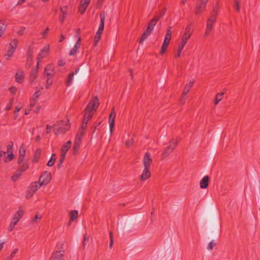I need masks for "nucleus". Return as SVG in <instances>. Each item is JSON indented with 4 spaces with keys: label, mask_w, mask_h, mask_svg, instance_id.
Returning a JSON list of instances; mask_svg holds the SVG:
<instances>
[{
    "label": "nucleus",
    "mask_w": 260,
    "mask_h": 260,
    "mask_svg": "<svg viewBox=\"0 0 260 260\" xmlns=\"http://www.w3.org/2000/svg\"><path fill=\"white\" fill-rule=\"evenodd\" d=\"M152 162V159L151 158L150 154L149 152H146L143 160V165L144 168L139 178L141 181H145L150 177L151 172L149 171V168Z\"/></svg>",
    "instance_id": "nucleus-1"
},
{
    "label": "nucleus",
    "mask_w": 260,
    "mask_h": 260,
    "mask_svg": "<svg viewBox=\"0 0 260 260\" xmlns=\"http://www.w3.org/2000/svg\"><path fill=\"white\" fill-rule=\"evenodd\" d=\"M70 126L64 121H60L54 126L53 131L55 135L64 134L69 129Z\"/></svg>",
    "instance_id": "nucleus-2"
},
{
    "label": "nucleus",
    "mask_w": 260,
    "mask_h": 260,
    "mask_svg": "<svg viewBox=\"0 0 260 260\" xmlns=\"http://www.w3.org/2000/svg\"><path fill=\"white\" fill-rule=\"evenodd\" d=\"M178 142L177 139H172L169 142V145L163 151L161 156L163 158L168 156L177 147Z\"/></svg>",
    "instance_id": "nucleus-3"
},
{
    "label": "nucleus",
    "mask_w": 260,
    "mask_h": 260,
    "mask_svg": "<svg viewBox=\"0 0 260 260\" xmlns=\"http://www.w3.org/2000/svg\"><path fill=\"white\" fill-rule=\"evenodd\" d=\"M100 103L98 96H93L89 101L88 105L84 110L86 111H88L93 113L96 111L99 106Z\"/></svg>",
    "instance_id": "nucleus-4"
},
{
    "label": "nucleus",
    "mask_w": 260,
    "mask_h": 260,
    "mask_svg": "<svg viewBox=\"0 0 260 260\" xmlns=\"http://www.w3.org/2000/svg\"><path fill=\"white\" fill-rule=\"evenodd\" d=\"M171 36H172L171 27H169L167 31V34L165 36V39H164L163 43H162V45L161 47V49H160V54L162 55L165 52L167 48V47H168L169 44L170 43V41L171 39Z\"/></svg>",
    "instance_id": "nucleus-5"
},
{
    "label": "nucleus",
    "mask_w": 260,
    "mask_h": 260,
    "mask_svg": "<svg viewBox=\"0 0 260 260\" xmlns=\"http://www.w3.org/2000/svg\"><path fill=\"white\" fill-rule=\"evenodd\" d=\"M208 1L209 0L198 1L194 10L195 14L196 15H200L205 11Z\"/></svg>",
    "instance_id": "nucleus-6"
},
{
    "label": "nucleus",
    "mask_w": 260,
    "mask_h": 260,
    "mask_svg": "<svg viewBox=\"0 0 260 260\" xmlns=\"http://www.w3.org/2000/svg\"><path fill=\"white\" fill-rule=\"evenodd\" d=\"M51 179L52 176L51 173L48 171H45L40 175L38 181L42 185H44L49 183Z\"/></svg>",
    "instance_id": "nucleus-7"
},
{
    "label": "nucleus",
    "mask_w": 260,
    "mask_h": 260,
    "mask_svg": "<svg viewBox=\"0 0 260 260\" xmlns=\"http://www.w3.org/2000/svg\"><path fill=\"white\" fill-rule=\"evenodd\" d=\"M65 251L63 250H60L52 253L51 260H64Z\"/></svg>",
    "instance_id": "nucleus-8"
},
{
    "label": "nucleus",
    "mask_w": 260,
    "mask_h": 260,
    "mask_svg": "<svg viewBox=\"0 0 260 260\" xmlns=\"http://www.w3.org/2000/svg\"><path fill=\"white\" fill-rule=\"evenodd\" d=\"M115 117H116V112L115 111L114 108H113L112 109V111L109 115V125H110V132L111 135H112V134L113 128L114 126Z\"/></svg>",
    "instance_id": "nucleus-9"
},
{
    "label": "nucleus",
    "mask_w": 260,
    "mask_h": 260,
    "mask_svg": "<svg viewBox=\"0 0 260 260\" xmlns=\"http://www.w3.org/2000/svg\"><path fill=\"white\" fill-rule=\"evenodd\" d=\"M49 51V45L44 46L38 56V57H37V59L38 60V61L39 62V60L47 56L48 55Z\"/></svg>",
    "instance_id": "nucleus-10"
},
{
    "label": "nucleus",
    "mask_w": 260,
    "mask_h": 260,
    "mask_svg": "<svg viewBox=\"0 0 260 260\" xmlns=\"http://www.w3.org/2000/svg\"><path fill=\"white\" fill-rule=\"evenodd\" d=\"M38 66H39V61H38V62H37V68L32 69L31 70V73H30V74L29 76V82L30 83L34 82L38 76Z\"/></svg>",
    "instance_id": "nucleus-11"
},
{
    "label": "nucleus",
    "mask_w": 260,
    "mask_h": 260,
    "mask_svg": "<svg viewBox=\"0 0 260 260\" xmlns=\"http://www.w3.org/2000/svg\"><path fill=\"white\" fill-rule=\"evenodd\" d=\"M26 150L23 145H22L19 149V156L18 158L17 163L21 164L24 159L25 155Z\"/></svg>",
    "instance_id": "nucleus-12"
},
{
    "label": "nucleus",
    "mask_w": 260,
    "mask_h": 260,
    "mask_svg": "<svg viewBox=\"0 0 260 260\" xmlns=\"http://www.w3.org/2000/svg\"><path fill=\"white\" fill-rule=\"evenodd\" d=\"M24 78V73L22 70H18L15 74V81L19 83L23 82Z\"/></svg>",
    "instance_id": "nucleus-13"
},
{
    "label": "nucleus",
    "mask_w": 260,
    "mask_h": 260,
    "mask_svg": "<svg viewBox=\"0 0 260 260\" xmlns=\"http://www.w3.org/2000/svg\"><path fill=\"white\" fill-rule=\"evenodd\" d=\"M81 46V38L79 37L74 46V47L70 50L69 55L70 56L74 55L76 53Z\"/></svg>",
    "instance_id": "nucleus-14"
},
{
    "label": "nucleus",
    "mask_w": 260,
    "mask_h": 260,
    "mask_svg": "<svg viewBox=\"0 0 260 260\" xmlns=\"http://www.w3.org/2000/svg\"><path fill=\"white\" fill-rule=\"evenodd\" d=\"M159 20V17L158 16H155L154 18L150 21L149 24H148L147 28H146L147 30H149L152 32L155 25H156L157 22Z\"/></svg>",
    "instance_id": "nucleus-15"
},
{
    "label": "nucleus",
    "mask_w": 260,
    "mask_h": 260,
    "mask_svg": "<svg viewBox=\"0 0 260 260\" xmlns=\"http://www.w3.org/2000/svg\"><path fill=\"white\" fill-rule=\"evenodd\" d=\"M100 17L101 19V22L100 24V26L99 27L98 30L100 31H103L104 28V22L106 18V13L105 11L102 12L100 14Z\"/></svg>",
    "instance_id": "nucleus-16"
},
{
    "label": "nucleus",
    "mask_w": 260,
    "mask_h": 260,
    "mask_svg": "<svg viewBox=\"0 0 260 260\" xmlns=\"http://www.w3.org/2000/svg\"><path fill=\"white\" fill-rule=\"evenodd\" d=\"M67 7L64 6L60 7L61 14L59 15V21L63 23L67 16Z\"/></svg>",
    "instance_id": "nucleus-17"
},
{
    "label": "nucleus",
    "mask_w": 260,
    "mask_h": 260,
    "mask_svg": "<svg viewBox=\"0 0 260 260\" xmlns=\"http://www.w3.org/2000/svg\"><path fill=\"white\" fill-rule=\"evenodd\" d=\"M209 177L208 176H204L200 182V187L202 189H205L208 187L209 185Z\"/></svg>",
    "instance_id": "nucleus-18"
},
{
    "label": "nucleus",
    "mask_w": 260,
    "mask_h": 260,
    "mask_svg": "<svg viewBox=\"0 0 260 260\" xmlns=\"http://www.w3.org/2000/svg\"><path fill=\"white\" fill-rule=\"evenodd\" d=\"M42 186L43 185L41 184V183H40L39 181H36L30 184L29 188L30 190H32L35 193L36 191L40 189Z\"/></svg>",
    "instance_id": "nucleus-19"
},
{
    "label": "nucleus",
    "mask_w": 260,
    "mask_h": 260,
    "mask_svg": "<svg viewBox=\"0 0 260 260\" xmlns=\"http://www.w3.org/2000/svg\"><path fill=\"white\" fill-rule=\"evenodd\" d=\"M215 22V21H212L210 20H207V27H206V30L205 33V36H208L211 31L212 29L213 25Z\"/></svg>",
    "instance_id": "nucleus-20"
},
{
    "label": "nucleus",
    "mask_w": 260,
    "mask_h": 260,
    "mask_svg": "<svg viewBox=\"0 0 260 260\" xmlns=\"http://www.w3.org/2000/svg\"><path fill=\"white\" fill-rule=\"evenodd\" d=\"M83 113L84 115L82 121L88 123V121L92 118L93 113L88 111H86L85 110H84Z\"/></svg>",
    "instance_id": "nucleus-21"
},
{
    "label": "nucleus",
    "mask_w": 260,
    "mask_h": 260,
    "mask_svg": "<svg viewBox=\"0 0 260 260\" xmlns=\"http://www.w3.org/2000/svg\"><path fill=\"white\" fill-rule=\"evenodd\" d=\"M191 35V27L189 25L187 26V27L185 28V32L183 35L182 38L183 40H185L187 41L190 36Z\"/></svg>",
    "instance_id": "nucleus-22"
},
{
    "label": "nucleus",
    "mask_w": 260,
    "mask_h": 260,
    "mask_svg": "<svg viewBox=\"0 0 260 260\" xmlns=\"http://www.w3.org/2000/svg\"><path fill=\"white\" fill-rule=\"evenodd\" d=\"M53 69L52 66L48 64L45 69L44 76H52L54 74Z\"/></svg>",
    "instance_id": "nucleus-23"
},
{
    "label": "nucleus",
    "mask_w": 260,
    "mask_h": 260,
    "mask_svg": "<svg viewBox=\"0 0 260 260\" xmlns=\"http://www.w3.org/2000/svg\"><path fill=\"white\" fill-rule=\"evenodd\" d=\"M194 81H190L188 84H187L184 87L182 94L183 95H186L188 92L190 91V89L193 86V84L194 83Z\"/></svg>",
    "instance_id": "nucleus-24"
},
{
    "label": "nucleus",
    "mask_w": 260,
    "mask_h": 260,
    "mask_svg": "<svg viewBox=\"0 0 260 260\" xmlns=\"http://www.w3.org/2000/svg\"><path fill=\"white\" fill-rule=\"evenodd\" d=\"M71 141H68L67 142H66L63 146H62L61 148V153L66 154L67 151L70 149L71 148Z\"/></svg>",
    "instance_id": "nucleus-25"
},
{
    "label": "nucleus",
    "mask_w": 260,
    "mask_h": 260,
    "mask_svg": "<svg viewBox=\"0 0 260 260\" xmlns=\"http://www.w3.org/2000/svg\"><path fill=\"white\" fill-rule=\"evenodd\" d=\"M24 213V212L22 209H19L17 211V212L15 214L13 218L15 219L17 221H19V220L20 219V218L23 215Z\"/></svg>",
    "instance_id": "nucleus-26"
},
{
    "label": "nucleus",
    "mask_w": 260,
    "mask_h": 260,
    "mask_svg": "<svg viewBox=\"0 0 260 260\" xmlns=\"http://www.w3.org/2000/svg\"><path fill=\"white\" fill-rule=\"evenodd\" d=\"M41 153V150L40 148H37L34 155L32 159V162L36 163L38 161Z\"/></svg>",
    "instance_id": "nucleus-27"
},
{
    "label": "nucleus",
    "mask_w": 260,
    "mask_h": 260,
    "mask_svg": "<svg viewBox=\"0 0 260 260\" xmlns=\"http://www.w3.org/2000/svg\"><path fill=\"white\" fill-rule=\"evenodd\" d=\"M83 135V132L82 131H79L76 135L74 143L80 145Z\"/></svg>",
    "instance_id": "nucleus-28"
},
{
    "label": "nucleus",
    "mask_w": 260,
    "mask_h": 260,
    "mask_svg": "<svg viewBox=\"0 0 260 260\" xmlns=\"http://www.w3.org/2000/svg\"><path fill=\"white\" fill-rule=\"evenodd\" d=\"M19 167L18 170L21 172H24L28 168V164L27 161H23L21 164H19Z\"/></svg>",
    "instance_id": "nucleus-29"
},
{
    "label": "nucleus",
    "mask_w": 260,
    "mask_h": 260,
    "mask_svg": "<svg viewBox=\"0 0 260 260\" xmlns=\"http://www.w3.org/2000/svg\"><path fill=\"white\" fill-rule=\"evenodd\" d=\"M78 212L77 210H73L70 213V222L73 221L78 218Z\"/></svg>",
    "instance_id": "nucleus-30"
},
{
    "label": "nucleus",
    "mask_w": 260,
    "mask_h": 260,
    "mask_svg": "<svg viewBox=\"0 0 260 260\" xmlns=\"http://www.w3.org/2000/svg\"><path fill=\"white\" fill-rule=\"evenodd\" d=\"M151 33V31L147 29L143 33L141 38L139 40V43L142 44L143 41L148 37V36Z\"/></svg>",
    "instance_id": "nucleus-31"
},
{
    "label": "nucleus",
    "mask_w": 260,
    "mask_h": 260,
    "mask_svg": "<svg viewBox=\"0 0 260 260\" xmlns=\"http://www.w3.org/2000/svg\"><path fill=\"white\" fill-rule=\"evenodd\" d=\"M217 16V11L215 10V8H213V10L211 12L210 14V17L208 18V20H210L212 21H216V17Z\"/></svg>",
    "instance_id": "nucleus-32"
},
{
    "label": "nucleus",
    "mask_w": 260,
    "mask_h": 260,
    "mask_svg": "<svg viewBox=\"0 0 260 260\" xmlns=\"http://www.w3.org/2000/svg\"><path fill=\"white\" fill-rule=\"evenodd\" d=\"M103 32L102 31H100L99 30H98L97 32H96V34L94 36V46H96L99 41H100L101 38V36H102V34Z\"/></svg>",
    "instance_id": "nucleus-33"
},
{
    "label": "nucleus",
    "mask_w": 260,
    "mask_h": 260,
    "mask_svg": "<svg viewBox=\"0 0 260 260\" xmlns=\"http://www.w3.org/2000/svg\"><path fill=\"white\" fill-rule=\"evenodd\" d=\"M74 76V72H72L68 75V77L66 80L67 86H69L71 85V84L72 83V82L73 81Z\"/></svg>",
    "instance_id": "nucleus-34"
},
{
    "label": "nucleus",
    "mask_w": 260,
    "mask_h": 260,
    "mask_svg": "<svg viewBox=\"0 0 260 260\" xmlns=\"http://www.w3.org/2000/svg\"><path fill=\"white\" fill-rule=\"evenodd\" d=\"M224 94V92H222L220 93H218L215 97V101H214V104L217 105L218 103L221 101L223 98V95Z\"/></svg>",
    "instance_id": "nucleus-35"
},
{
    "label": "nucleus",
    "mask_w": 260,
    "mask_h": 260,
    "mask_svg": "<svg viewBox=\"0 0 260 260\" xmlns=\"http://www.w3.org/2000/svg\"><path fill=\"white\" fill-rule=\"evenodd\" d=\"M18 221H17L15 219L12 218L11 223L10 224L8 227V231L11 232L15 228V226L17 224Z\"/></svg>",
    "instance_id": "nucleus-36"
},
{
    "label": "nucleus",
    "mask_w": 260,
    "mask_h": 260,
    "mask_svg": "<svg viewBox=\"0 0 260 260\" xmlns=\"http://www.w3.org/2000/svg\"><path fill=\"white\" fill-rule=\"evenodd\" d=\"M6 24L2 21H0V37L4 32L5 30L6 29Z\"/></svg>",
    "instance_id": "nucleus-37"
},
{
    "label": "nucleus",
    "mask_w": 260,
    "mask_h": 260,
    "mask_svg": "<svg viewBox=\"0 0 260 260\" xmlns=\"http://www.w3.org/2000/svg\"><path fill=\"white\" fill-rule=\"evenodd\" d=\"M22 172L18 170L11 177L12 180L13 181H17L19 178L21 176Z\"/></svg>",
    "instance_id": "nucleus-38"
},
{
    "label": "nucleus",
    "mask_w": 260,
    "mask_h": 260,
    "mask_svg": "<svg viewBox=\"0 0 260 260\" xmlns=\"http://www.w3.org/2000/svg\"><path fill=\"white\" fill-rule=\"evenodd\" d=\"M87 7L88 6L86 5L80 4L78 9L79 11L81 14H83L85 13Z\"/></svg>",
    "instance_id": "nucleus-39"
},
{
    "label": "nucleus",
    "mask_w": 260,
    "mask_h": 260,
    "mask_svg": "<svg viewBox=\"0 0 260 260\" xmlns=\"http://www.w3.org/2000/svg\"><path fill=\"white\" fill-rule=\"evenodd\" d=\"M18 41L16 39H13L10 43V48L15 50L17 46Z\"/></svg>",
    "instance_id": "nucleus-40"
},
{
    "label": "nucleus",
    "mask_w": 260,
    "mask_h": 260,
    "mask_svg": "<svg viewBox=\"0 0 260 260\" xmlns=\"http://www.w3.org/2000/svg\"><path fill=\"white\" fill-rule=\"evenodd\" d=\"M43 89L42 87H36V91L33 95V99H36L38 100V97L40 96L39 92H40L41 90Z\"/></svg>",
    "instance_id": "nucleus-41"
},
{
    "label": "nucleus",
    "mask_w": 260,
    "mask_h": 260,
    "mask_svg": "<svg viewBox=\"0 0 260 260\" xmlns=\"http://www.w3.org/2000/svg\"><path fill=\"white\" fill-rule=\"evenodd\" d=\"M89 239V236L86 233L83 236V249L85 248V246L86 245V241H88Z\"/></svg>",
    "instance_id": "nucleus-42"
},
{
    "label": "nucleus",
    "mask_w": 260,
    "mask_h": 260,
    "mask_svg": "<svg viewBox=\"0 0 260 260\" xmlns=\"http://www.w3.org/2000/svg\"><path fill=\"white\" fill-rule=\"evenodd\" d=\"M54 156H55V154H52V157H51L50 159L48 161L47 164L48 167H51L54 165L55 161V158L53 159V157Z\"/></svg>",
    "instance_id": "nucleus-43"
},
{
    "label": "nucleus",
    "mask_w": 260,
    "mask_h": 260,
    "mask_svg": "<svg viewBox=\"0 0 260 260\" xmlns=\"http://www.w3.org/2000/svg\"><path fill=\"white\" fill-rule=\"evenodd\" d=\"M34 193L35 192L30 190L29 188L26 192L25 197L27 199H30L33 196Z\"/></svg>",
    "instance_id": "nucleus-44"
},
{
    "label": "nucleus",
    "mask_w": 260,
    "mask_h": 260,
    "mask_svg": "<svg viewBox=\"0 0 260 260\" xmlns=\"http://www.w3.org/2000/svg\"><path fill=\"white\" fill-rule=\"evenodd\" d=\"M80 145L74 143V146H73V154L76 155L80 148Z\"/></svg>",
    "instance_id": "nucleus-45"
},
{
    "label": "nucleus",
    "mask_w": 260,
    "mask_h": 260,
    "mask_svg": "<svg viewBox=\"0 0 260 260\" xmlns=\"http://www.w3.org/2000/svg\"><path fill=\"white\" fill-rule=\"evenodd\" d=\"M15 52V50L9 48L8 51V52H7V54H6L5 55L6 56H8V58H7V59H9V58L11 56H12L13 54L14 53V52Z\"/></svg>",
    "instance_id": "nucleus-46"
},
{
    "label": "nucleus",
    "mask_w": 260,
    "mask_h": 260,
    "mask_svg": "<svg viewBox=\"0 0 260 260\" xmlns=\"http://www.w3.org/2000/svg\"><path fill=\"white\" fill-rule=\"evenodd\" d=\"M14 157V154H13V152H11V153L9 154L7 157L6 158V160H5V161L6 162H7V161H11L12 159H13Z\"/></svg>",
    "instance_id": "nucleus-47"
},
{
    "label": "nucleus",
    "mask_w": 260,
    "mask_h": 260,
    "mask_svg": "<svg viewBox=\"0 0 260 260\" xmlns=\"http://www.w3.org/2000/svg\"><path fill=\"white\" fill-rule=\"evenodd\" d=\"M134 140L133 138L127 140L125 142V145L127 147H129L133 145Z\"/></svg>",
    "instance_id": "nucleus-48"
},
{
    "label": "nucleus",
    "mask_w": 260,
    "mask_h": 260,
    "mask_svg": "<svg viewBox=\"0 0 260 260\" xmlns=\"http://www.w3.org/2000/svg\"><path fill=\"white\" fill-rule=\"evenodd\" d=\"M109 236H110V244H109V247L110 248H112L113 245V234L112 232L111 231L109 233Z\"/></svg>",
    "instance_id": "nucleus-49"
},
{
    "label": "nucleus",
    "mask_w": 260,
    "mask_h": 260,
    "mask_svg": "<svg viewBox=\"0 0 260 260\" xmlns=\"http://www.w3.org/2000/svg\"><path fill=\"white\" fill-rule=\"evenodd\" d=\"M215 245L216 243L213 241H212L209 243L207 249L210 250H212Z\"/></svg>",
    "instance_id": "nucleus-50"
},
{
    "label": "nucleus",
    "mask_w": 260,
    "mask_h": 260,
    "mask_svg": "<svg viewBox=\"0 0 260 260\" xmlns=\"http://www.w3.org/2000/svg\"><path fill=\"white\" fill-rule=\"evenodd\" d=\"M234 7L237 12L240 11V3L238 0H234Z\"/></svg>",
    "instance_id": "nucleus-51"
},
{
    "label": "nucleus",
    "mask_w": 260,
    "mask_h": 260,
    "mask_svg": "<svg viewBox=\"0 0 260 260\" xmlns=\"http://www.w3.org/2000/svg\"><path fill=\"white\" fill-rule=\"evenodd\" d=\"M66 154L61 153L60 157L59 158V164H58V168H60L61 165L63 162L64 158H65Z\"/></svg>",
    "instance_id": "nucleus-52"
},
{
    "label": "nucleus",
    "mask_w": 260,
    "mask_h": 260,
    "mask_svg": "<svg viewBox=\"0 0 260 260\" xmlns=\"http://www.w3.org/2000/svg\"><path fill=\"white\" fill-rule=\"evenodd\" d=\"M13 102H14V98H11L9 101L8 106L6 107L7 110H9L11 109V108L12 106Z\"/></svg>",
    "instance_id": "nucleus-53"
},
{
    "label": "nucleus",
    "mask_w": 260,
    "mask_h": 260,
    "mask_svg": "<svg viewBox=\"0 0 260 260\" xmlns=\"http://www.w3.org/2000/svg\"><path fill=\"white\" fill-rule=\"evenodd\" d=\"M25 29V27L21 26L20 28V29H19V30L17 32V35H18L19 36H22L23 35L24 31Z\"/></svg>",
    "instance_id": "nucleus-54"
},
{
    "label": "nucleus",
    "mask_w": 260,
    "mask_h": 260,
    "mask_svg": "<svg viewBox=\"0 0 260 260\" xmlns=\"http://www.w3.org/2000/svg\"><path fill=\"white\" fill-rule=\"evenodd\" d=\"M185 95H183L180 99L179 104L181 106L185 104L186 98L184 97Z\"/></svg>",
    "instance_id": "nucleus-55"
},
{
    "label": "nucleus",
    "mask_w": 260,
    "mask_h": 260,
    "mask_svg": "<svg viewBox=\"0 0 260 260\" xmlns=\"http://www.w3.org/2000/svg\"><path fill=\"white\" fill-rule=\"evenodd\" d=\"M41 218H42V216L39 215V214L37 213V214H36L35 217L32 219V222H37V219H41Z\"/></svg>",
    "instance_id": "nucleus-56"
},
{
    "label": "nucleus",
    "mask_w": 260,
    "mask_h": 260,
    "mask_svg": "<svg viewBox=\"0 0 260 260\" xmlns=\"http://www.w3.org/2000/svg\"><path fill=\"white\" fill-rule=\"evenodd\" d=\"M166 8H164L160 12H159V15L158 16V17H159V19L160 18H162L164 16V15L165 14V13H166Z\"/></svg>",
    "instance_id": "nucleus-57"
},
{
    "label": "nucleus",
    "mask_w": 260,
    "mask_h": 260,
    "mask_svg": "<svg viewBox=\"0 0 260 260\" xmlns=\"http://www.w3.org/2000/svg\"><path fill=\"white\" fill-rule=\"evenodd\" d=\"M13 146V143L11 141L9 143V145L7 146V152H9L12 150Z\"/></svg>",
    "instance_id": "nucleus-58"
},
{
    "label": "nucleus",
    "mask_w": 260,
    "mask_h": 260,
    "mask_svg": "<svg viewBox=\"0 0 260 260\" xmlns=\"http://www.w3.org/2000/svg\"><path fill=\"white\" fill-rule=\"evenodd\" d=\"M91 0H81L80 4L88 6Z\"/></svg>",
    "instance_id": "nucleus-59"
},
{
    "label": "nucleus",
    "mask_w": 260,
    "mask_h": 260,
    "mask_svg": "<svg viewBox=\"0 0 260 260\" xmlns=\"http://www.w3.org/2000/svg\"><path fill=\"white\" fill-rule=\"evenodd\" d=\"M87 123H88L82 121V123L81 127L82 129L80 130L79 131H82L83 132V131L86 129V128L87 127Z\"/></svg>",
    "instance_id": "nucleus-60"
},
{
    "label": "nucleus",
    "mask_w": 260,
    "mask_h": 260,
    "mask_svg": "<svg viewBox=\"0 0 260 260\" xmlns=\"http://www.w3.org/2000/svg\"><path fill=\"white\" fill-rule=\"evenodd\" d=\"M18 251L17 249H15L11 253V255L9 256V258L11 259H13V258L14 257L15 254L17 253Z\"/></svg>",
    "instance_id": "nucleus-61"
},
{
    "label": "nucleus",
    "mask_w": 260,
    "mask_h": 260,
    "mask_svg": "<svg viewBox=\"0 0 260 260\" xmlns=\"http://www.w3.org/2000/svg\"><path fill=\"white\" fill-rule=\"evenodd\" d=\"M49 27H47L46 28V29L45 30V31H44L42 34V35H43V38H45L47 36V35L48 34V32L49 31Z\"/></svg>",
    "instance_id": "nucleus-62"
},
{
    "label": "nucleus",
    "mask_w": 260,
    "mask_h": 260,
    "mask_svg": "<svg viewBox=\"0 0 260 260\" xmlns=\"http://www.w3.org/2000/svg\"><path fill=\"white\" fill-rule=\"evenodd\" d=\"M37 101H38V100L36 99H32V100L30 102V106L31 107H34L37 103Z\"/></svg>",
    "instance_id": "nucleus-63"
},
{
    "label": "nucleus",
    "mask_w": 260,
    "mask_h": 260,
    "mask_svg": "<svg viewBox=\"0 0 260 260\" xmlns=\"http://www.w3.org/2000/svg\"><path fill=\"white\" fill-rule=\"evenodd\" d=\"M52 128V126L47 125L46 126V133L49 134Z\"/></svg>",
    "instance_id": "nucleus-64"
}]
</instances>
